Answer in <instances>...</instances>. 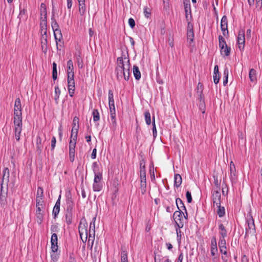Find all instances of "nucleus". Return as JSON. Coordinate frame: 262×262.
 Returning <instances> with one entry per match:
<instances>
[{
    "label": "nucleus",
    "instance_id": "2eb2a0df",
    "mask_svg": "<svg viewBox=\"0 0 262 262\" xmlns=\"http://www.w3.org/2000/svg\"><path fill=\"white\" fill-rule=\"evenodd\" d=\"M212 197L213 203V207L215 208V205L219 206V204H221L220 188L213 190L212 191Z\"/></svg>",
    "mask_w": 262,
    "mask_h": 262
},
{
    "label": "nucleus",
    "instance_id": "f704fd0d",
    "mask_svg": "<svg viewBox=\"0 0 262 262\" xmlns=\"http://www.w3.org/2000/svg\"><path fill=\"white\" fill-rule=\"evenodd\" d=\"M217 209V213L219 215V217L223 216L225 214V209L224 207H221V204H219V206L215 205V208Z\"/></svg>",
    "mask_w": 262,
    "mask_h": 262
},
{
    "label": "nucleus",
    "instance_id": "603ef678",
    "mask_svg": "<svg viewBox=\"0 0 262 262\" xmlns=\"http://www.w3.org/2000/svg\"><path fill=\"white\" fill-rule=\"evenodd\" d=\"M36 209H43V208H44L43 200H36Z\"/></svg>",
    "mask_w": 262,
    "mask_h": 262
},
{
    "label": "nucleus",
    "instance_id": "f8f14e48",
    "mask_svg": "<svg viewBox=\"0 0 262 262\" xmlns=\"http://www.w3.org/2000/svg\"><path fill=\"white\" fill-rule=\"evenodd\" d=\"M76 140L75 139H71L69 143V159L72 162L74 161Z\"/></svg>",
    "mask_w": 262,
    "mask_h": 262
},
{
    "label": "nucleus",
    "instance_id": "dca6fc26",
    "mask_svg": "<svg viewBox=\"0 0 262 262\" xmlns=\"http://www.w3.org/2000/svg\"><path fill=\"white\" fill-rule=\"evenodd\" d=\"M221 28L224 36H226L228 35V20L226 15L223 16L221 19Z\"/></svg>",
    "mask_w": 262,
    "mask_h": 262
},
{
    "label": "nucleus",
    "instance_id": "5701e85b",
    "mask_svg": "<svg viewBox=\"0 0 262 262\" xmlns=\"http://www.w3.org/2000/svg\"><path fill=\"white\" fill-rule=\"evenodd\" d=\"M220 237L225 238L227 236V232L225 226L221 224L219 226Z\"/></svg>",
    "mask_w": 262,
    "mask_h": 262
},
{
    "label": "nucleus",
    "instance_id": "7ed1b4c3",
    "mask_svg": "<svg viewBox=\"0 0 262 262\" xmlns=\"http://www.w3.org/2000/svg\"><path fill=\"white\" fill-rule=\"evenodd\" d=\"M13 121H22V107L19 98L16 99L14 102Z\"/></svg>",
    "mask_w": 262,
    "mask_h": 262
},
{
    "label": "nucleus",
    "instance_id": "09e8293b",
    "mask_svg": "<svg viewBox=\"0 0 262 262\" xmlns=\"http://www.w3.org/2000/svg\"><path fill=\"white\" fill-rule=\"evenodd\" d=\"M121 262H128L127 253L125 250L122 251L121 252Z\"/></svg>",
    "mask_w": 262,
    "mask_h": 262
},
{
    "label": "nucleus",
    "instance_id": "393cba45",
    "mask_svg": "<svg viewBox=\"0 0 262 262\" xmlns=\"http://www.w3.org/2000/svg\"><path fill=\"white\" fill-rule=\"evenodd\" d=\"M199 87H201V94L200 95V98H199L200 99V101L201 102L202 101V100L203 101V102L201 103V104H200V106L201 107V109L202 110V113H205V106H204V99H203V96H202V93H203L202 84L201 83H198V89H199Z\"/></svg>",
    "mask_w": 262,
    "mask_h": 262
},
{
    "label": "nucleus",
    "instance_id": "f03ea898",
    "mask_svg": "<svg viewBox=\"0 0 262 262\" xmlns=\"http://www.w3.org/2000/svg\"><path fill=\"white\" fill-rule=\"evenodd\" d=\"M247 226L246 227L245 238L249 236H254L255 235V227L254 220L251 215H249L247 219Z\"/></svg>",
    "mask_w": 262,
    "mask_h": 262
},
{
    "label": "nucleus",
    "instance_id": "e2e57ef3",
    "mask_svg": "<svg viewBox=\"0 0 262 262\" xmlns=\"http://www.w3.org/2000/svg\"><path fill=\"white\" fill-rule=\"evenodd\" d=\"M213 81H214V83L215 84L218 83L219 82V80H220L219 74H213Z\"/></svg>",
    "mask_w": 262,
    "mask_h": 262
},
{
    "label": "nucleus",
    "instance_id": "6e6552de",
    "mask_svg": "<svg viewBox=\"0 0 262 262\" xmlns=\"http://www.w3.org/2000/svg\"><path fill=\"white\" fill-rule=\"evenodd\" d=\"M14 138L17 141L20 140V134L22 131L23 123L22 121H13Z\"/></svg>",
    "mask_w": 262,
    "mask_h": 262
},
{
    "label": "nucleus",
    "instance_id": "4d7b16f0",
    "mask_svg": "<svg viewBox=\"0 0 262 262\" xmlns=\"http://www.w3.org/2000/svg\"><path fill=\"white\" fill-rule=\"evenodd\" d=\"M152 133H153V136L154 137H156L157 134V132L156 127V124H155V116L152 117Z\"/></svg>",
    "mask_w": 262,
    "mask_h": 262
},
{
    "label": "nucleus",
    "instance_id": "5fc2aeb1",
    "mask_svg": "<svg viewBox=\"0 0 262 262\" xmlns=\"http://www.w3.org/2000/svg\"><path fill=\"white\" fill-rule=\"evenodd\" d=\"M53 253L51 254V259L54 261L56 262L57 261L58 258V255L59 254V253H58V251L57 252H52Z\"/></svg>",
    "mask_w": 262,
    "mask_h": 262
},
{
    "label": "nucleus",
    "instance_id": "69168bd1",
    "mask_svg": "<svg viewBox=\"0 0 262 262\" xmlns=\"http://www.w3.org/2000/svg\"><path fill=\"white\" fill-rule=\"evenodd\" d=\"M144 14L145 17H146L147 18L149 17V16L150 15V11L149 9L148 8H144Z\"/></svg>",
    "mask_w": 262,
    "mask_h": 262
},
{
    "label": "nucleus",
    "instance_id": "aec40b11",
    "mask_svg": "<svg viewBox=\"0 0 262 262\" xmlns=\"http://www.w3.org/2000/svg\"><path fill=\"white\" fill-rule=\"evenodd\" d=\"M36 217L37 223L39 224H41L43 220V209H36Z\"/></svg>",
    "mask_w": 262,
    "mask_h": 262
},
{
    "label": "nucleus",
    "instance_id": "6ab92c4d",
    "mask_svg": "<svg viewBox=\"0 0 262 262\" xmlns=\"http://www.w3.org/2000/svg\"><path fill=\"white\" fill-rule=\"evenodd\" d=\"M230 180L232 182L236 180V171L235 164L233 161L230 162Z\"/></svg>",
    "mask_w": 262,
    "mask_h": 262
},
{
    "label": "nucleus",
    "instance_id": "9b49d317",
    "mask_svg": "<svg viewBox=\"0 0 262 262\" xmlns=\"http://www.w3.org/2000/svg\"><path fill=\"white\" fill-rule=\"evenodd\" d=\"M245 43V31L244 30L239 31L237 36V44L238 47L241 51L244 50Z\"/></svg>",
    "mask_w": 262,
    "mask_h": 262
},
{
    "label": "nucleus",
    "instance_id": "ea45409f",
    "mask_svg": "<svg viewBox=\"0 0 262 262\" xmlns=\"http://www.w3.org/2000/svg\"><path fill=\"white\" fill-rule=\"evenodd\" d=\"M110 118L113 127L115 128V127L116 126V113H110Z\"/></svg>",
    "mask_w": 262,
    "mask_h": 262
},
{
    "label": "nucleus",
    "instance_id": "cd10ccee",
    "mask_svg": "<svg viewBox=\"0 0 262 262\" xmlns=\"http://www.w3.org/2000/svg\"><path fill=\"white\" fill-rule=\"evenodd\" d=\"M231 51L230 47H228L227 45L224 47L223 49H220V52L222 55L224 56H228L230 55Z\"/></svg>",
    "mask_w": 262,
    "mask_h": 262
},
{
    "label": "nucleus",
    "instance_id": "4468645a",
    "mask_svg": "<svg viewBox=\"0 0 262 262\" xmlns=\"http://www.w3.org/2000/svg\"><path fill=\"white\" fill-rule=\"evenodd\" d=\"M47 10L45 4L42 3L40 5V27L46 26Z\"/></svg>",
    "mask_w": 262,
    "mask_h": 262
},
{
    "label": "nucleus",
    "instance_id": "c9c22d12",
    "mask_svg": "<svg viewBox=\"0 0 262 262\" xmlns=\"http://www.w3.org/2000/svg\"><path fill=\"white\" fill-rule=\"evenodd\" d=\"M61 94V91L58 86H56L55 87V96H54V100L55 101L56 103H58L59 97Z\"/></svg>",
    "mask_w": 262,
    "mask_h": 262
},
{
    "label": "nucleus",
    "instance_id": "f257e3e1",
    "mask_svg": "<svg viewBox=\"0 0 262 262\" xmlns=\"http://www.w3.org/2000/svg\"><path fill=\"white\" fill-rule=\"evenodd\" d=\"M130 64L128 58L119 57L117 60L116 74L118 80L124 77L125 80H128L130 76Z\"/></svg>",
    "mask_w": 262,
    "mask_h": 262
},
{
    "label": "nucleus",
    "instance_id": "39448f33",
    "mask_svg": "<svg viewBox=\"0 0 262 262\" xmlns=\"http://www.w3.org/2000/svg\"><path fill=\"white\" fill-rule=\"evenodd\" d=\"M10 171L8 168L6 167L3 171L2 179L1 182V187L2 191L6 187V190L8 189V183L9 182Z\"/></svg>",
    "mask_w": 262,
    "mask_h": 262
},
{
    "label": "nucleus",
    "instance_id": "338daca9",
    "mask_svg": "<svg viewBox=\"0 0 262 262\" xmlns=\"http://www.w3.org/2000/svg\"><path fill=\"white\" fill-rule=\"evenodd\" d=\"M128 24L132 28H133L135 26V21L132 18H130L128 19Z\"/></svg>",
    "mask_w": 262,
    "mask_h": 262
},
{
    "label": "nucleus",
    "instance_id": "423d86ee",
    "mask_svg": "<svg viewBox=\"0 0 262 262\" xmlns=\"http://www.w3.org/2000/svg\"><path fill=\"white\" fill-rule=\"evenodd\" d=\"M211 254L213 262H218L219 256H218V250L217 248L216 240L215 237L212 238L211 241Z\"/></svg>",
    "mask_w": 262,
    "mask_h": 262
},
{
    "label": "nucleus",
    "instance_id": "c85d7f7f",
    "mask_svg": "<svg viewBox=\"0 0 262 262\" xmlns=\"http://www.w3.org/2000/svg\"><path fill=\"white\" fill-rule=\"evenodd\" d=\"M60 210V200L59 199L56 202L53 210V214L54 215V217H56L57 214L59 213Z\"/></svg>",
    "mask_w": 262,
    "mask_h": 262
},
{
    "label": "nucleus",
    "instance_id": "4c0bfd02",
    "mask_svg": "<svg viewBox=\"0 0 262 262\" xmlns=\"http://www.w3.org/2000/svg\"><path fill=\"white\" fill-rule=\"evenodd\" d=\"M66 221L69 225L72 222V213L71 211H68L66 214Z\"/></svg>",
    "mask_w": 262,
    "mask_h": 262
},
{
    "label": "nucleus",
    "instance_id": "a18cd8bd",
    "mask_svg": "<svg viewBox=\"0 0 262 262\" xmlns=\"http://www.w3.org/2000/svg\"><path fill=\"white\" fill-rule=\"evenodd\" d=\"M79 11L81 15H84L85 12V3H79Z\"/></svg>",
    "mask_w": 262,
    "mask_h": 262
},
{
    "label": "nucleus",
    "instance_id": "6e6d98bb",
    "mask_svg": "<svg viewBox=\"0 0 262 262\" xmlns=\"http://www.w3.org/2000/svg\"><path fill=\"white\" fill-rule=\"evenodd\" d=\"M59 229L57 224H54L51 226V231L52 234L53 233L56 234V233H57L59 231Z\"/></svg>",
    "mask_w": 262,
    "mask_h": 262
},
{
    "label": "nucleus",
    "instance_id": "72a5a7b5",
    "mask_svg": "<svg viewBox=\"0 0 262 262\" xmlns=\"http://www.w3.org/2000/svg\"><path fill=\"white\" fill-rule=\"evenodd\" d=\"M43 189L41 187L37 188L36 200H43Z\"/></svg>",
    "mask_w": 262,
    "mask_h": 262
},
{
    "label": "nucleus",
    "instance_id": "774afa93",
    "mask_svg": "<svg viewBox=\"0 0 262 262\" xmlns=\"http://www.w3.org/2000/svg\"><path fill=\"white\" fill-rule=\"evenodd\" d=\"M187 42H188L189 45L191 46V43L193 41L194 36H190H190H187Z\"/></svg>",
    "mask_w": 262,
    "mask_h": 262
},
{
    "label": "nucleus",
    "instance_id": "052dcab7",
    "mask_svg": "<svg viewBox=\"0 0 262 262\" xmlns=\"http://www.w3.org/2000/svg\"><path fill=\"white\" fill-rule=\"evenodd\" d=\"M224 74L225 77V79L223 81V84L225 85L228 82V70L227 69H225L224 70Z\"/></svg>",
    "mask_w": 262,
    "mask_h": 262
},
{
    "label": "nucleus",
    "instance_id": "1a4fd4ad",
    "mask_svg": "<svg viewBox=\"0 0 262 262\" xmlns=\"http://www.w3.org/2000/svg\"><path fill=\"white\" fill-rule=\"evenodd\" d=\"M95 222H91L90 225V229L88 233V245L91 246V248L93 247L95 241Z\"/></svg>",
    "mask_w": 262,
    "mask_h": 262
},
{
    "label": "nucleus",
    "instance_id": "ddd939ff",
    "mask_svg": "<svg viewBox=\"0 0 262 262\" xmlns=\"http://www.w3.org/2000/svg\"><path fill=\"white\" fill-rule=\"evenodd\" d=\"M74 77V76H68L67 78L68 91L69 95L71 97L73 96L75 89Z\"/></svg>",
    "mask_w": 262,
    "mask_h": 262
},
{
    "label": "nucleus",
    "instance_id": "37998d69",
    "mask_svg": "<svg viewBox=\"0 0 262 262\" xmlns=\"http://www.w3.org/2000/svg\"><path fill=\"white\" fill-rule=\"evenodd\" d=\"M194 36L192 25L190 23H188L187 25V36Z\"/></svg>",
    "mask_w": 262,
    "mask_h": 262
},
{
    "label": "nucleus",
    "instance_id": "c03bdc74",
    "mask_svg": "<svg viewBox=\"0 0 262 262\" xmlns=\"http://www.w3.org/2000/svg\"><path fill=\"white\" fill-rule=\"evenodd\" d=\"M76 60L77 63V67L79 69H82L83 68V60L80 54L76 56Z\"/></svg>",
    "mask_w": 262,
    "mask_h": 262
},
{
    "label": "nucleus",
    "instance_id": "e433bc0d",
    "mask_svg": "<svg viewBox=\"0 0 262 262\" xmlns=\"http://www.w3.org/2000/svg\"><path fill=\"white\" fill-rule=\"evenodd\" d=\"M92 114L94 122L98 121L100 120V115L98 110L94 109Z\"/></svg>",
    "mask_w": 262,
    "mask_h": 262
},
{
    "label": "nucleus",
    "instance_id": "20e7f679",
    "mask_svg": "<svg viewBox=\"0 0 262 262\" xmlns=\"http://www.w3.org/2000/svg\"><path fill=\"white\" fill-rule=\"evenodd\" d=\"M79 233L83 242H86L88 239V224L85 220H81L78 226Z\"/></svg>",
    "mask_w": 262,
    "mask_h": 262
},
{
    "label": "nucleus",
    "instance_id": "f3484780",
    "mask_svg": "<svg viewBox=\"0 0 262 262\" xmlns=\"http://www.w3.org/2000/svg\"><path fill=\"white\" fill-rule=\"evenodd\" d=\"M51 249L52 252L58 251V237L56 233H53L51 238Z\"/></svg>",
    "mask_w": 262,
    "mask_h": 262
},
{
    "label": "nucleus",
    "instance_id": "13d9d810",
    "mask_svg": "<svg viewBox=\"0 0 262 262\" xmlns=\"http://www.w3.org/2000/svg\"><path fill=\"white\" fill-rule=\"evenodd\" d=\"M184 8H185V11L186 13L187 14L188 10H190V5L189 1H184Z\"/></svg>",
    "mask_w": 262,
    "mask_h": 262
},
{
    "label": "nucleus",
    "instance_id": "3c124183",
    "mask_svg": "<svg viewBox=\"0 0 262 262\" xmlns=\"http://www.w3.org/2000/svg\"><path fill=\"white\" fill-rule=\"evenodd\" d=\"M179 229H176L177 241L179 245L181 244L182 232Z\"/></svg>",
    "mask_w": 262,
    "mask_h": 262
},
{
    "label": "nucleus",
    "instance_id": "7c9ffc66",
    "mask_svg": "<svg viewBox=\"0 0 262 262\" xmlns=\"http://www.w3.org/2000/svg\"><path fill=\"white\" fill-rule=\"evenodd\" d=\"M174 186L178 188L182 184V177L179 174L174 175Z\"/></svg>",
    "mask_w": 262,
    "mask_h": 262
},
{
    "label": "nucleus",
    "instance_id": "0eeeda50",
    "mask_svg": "<svg viewBox=\"0 0 262 262\" xmlns=\"http://www.w3.org/2000/svg\"><path fill=\"white\" fill-rule=\"evenodd\" d=\"M182 213V210H178L176 211L173 214V220L179 228H183L184 224Z\"/></svg>",
    "mask_w": 262,
    "mask_h": 262
},
{
    "label": "nucleus",
    "instance_id": "473e14b6",
    "mask_svg": "<svg viewBox=\"0 0 262 262\" xmlns=\"http://www.w3.org/2000/svg\"><path fill=\"white\" fill-rule=\"evenodd\" d=\"M133 74L136 79L139 80L141 78V73L137 66H134L133 68Z\"/></svg>",
    "mask_w": 262,
    "mask_h": 262
},
{
    "label": "nucleus",
    "instance_id": "2f4dec72",
    "mask_svg": "<svg viewBox=\"0 0 262 262\" xmlns=\"http://www.w3.org/2000/svg\"><path fill=\"white\" fill-rule=\"evenodd\" d=\"M140 190L142 195L146 192V180H140Z\"/></svg>",
    "mask_w": 262,
    "mask_h": 262
},
{
    "label": "nucleus",
    "instance_id": "de8ad7c7",
    "mask_svg": "<svg viewBox=\"0 0 262 262\" xmlns=\"http://www.w3.org/2000/svg\"><path fill=\"white\" fill-rule=\"evenodd\" d=\"M102 179V176L100 173H97L95 174L94 183H101V181Z\"/></svg>",
    "mask_w": 262,
    "mask_h": 262
},
{
    "label": "nucleus",
    "instance_id": "a211bd4d",
    "mask_svg": "<svg viewBox=\"0 0 262 262\" xmlns=\"http://www.w3.org/2000/svg\"><path fill=\"white\" fill-rule=\"evenodd\" d=\"M54 33V37L56 42L57 49H58V46L62 47L63 45L62 36L61 31L58 30Z\"/></svg>",
    "mask_w": 262,
    "mask_h": 262
},
{
    "label": "nucleus",
    "instance_id": "4be33fe9",
    "mask_svg": "<svg viewBox=\"0 0 262 262\" xmlns=\"http://www.w3.org/2000/svg\"><path fill=\"white\" fill-rule=\"evenodd\" d=\"M41 49L42 51L46 54L48 51V40L47 36L41 37Z\"/></svg>",
    "mask_w": 262,
    "mask_h": 262
},
{
    "label": "nucleus",
    "instance_id": "bf43d9fd",
    "mask_svg": "<svg viewBox=\"0 0 262 262\" xmlns=\"http://www.w3.org/2000/svg\"><path fill=\"white\" fill-rule=\"evenodd\" d=\"M219 247L226 246V241L225 238L220 237V240L219 242Z\"/></svg>",
    "mask_w": 262,
    "mask_h": 262
},
{
    "label": "nucleus",
    "instance_id": "9d476101",
    "mask_svg": "<svg viewBox=\"0 0 262 262\" xmlns=\"http://www.w3.org/2000/svg\"><path fill=\"white\" fill-rule=\"evenodd\" d=\"M79 127V118L76 116L74 117L73 120L72 129L71 130V135L70 137L71 139H77Z\"/></svg>",
    "mask_w": 262,
    "mask_h": 262
},
{
    "label": "nucleus",
    "instance_id": "49530a36",
    "mask_svg": "<svg viewBox=\"0 0 262 262\" xmlns=\"http://www.w3.org/2000/svg\"><path fill=\"white\" fill-rule=\"evenodd\" d=\"M144 117L146 124L147 125H150L151 123V116L150 113L148 111H146L144 113Z\"/></svg>",
    "mask_w": 262,
    "mask_h": 262
},
{
    "label": "nucleus",
    "instance_id": "bb28decb",
    "mask_svg": "<svg viewBox=\"0 0 262 262\" xmlns=\"http://www.w3.org/2000/svg\"><path fill=\"white\" fill-rule=\"evenodd\" d=\"M249 77L250 81L252 82H255L257 81L256 71L251 69L249 73Z\"/></svg>",
    "mask_w": 262,
    "mask_h": 262
},
{
    "label": "nucleus",
    "instance_id": "8fccbe9b",
    "mask_svg": "<svg viewBox=\"0 0 262 262\" xmlns=\"http://www.w3.org/2000/svg\"><path fill=\"white\" fill-rule=\"evenodd\" d=\"M6 192L3 190L2 191L1 190V194H0V201L2 204H5L6 199Z\"/></svg>",
    "mask_w": 262,
    "mask_h": 262
},
{
    "label": "nucleus",
    "instance_id": "a19ab883",
    "mask_svg": "<svg viewBox=\"0 0 262 262\" xmlns=\"http://www.w3.org/2000/svg\"><path fill=\"white\" fill-rule=\"evenodd\" d=\"M219 45L220 49H221V48L223 49L224 47L227 46L225 39L222 36L220 35L219 36Z\"/></svg>",
    "mask_w": 262,
    "mask_h": 262
},
{
    "label": "nucleus",
    "instance_id": "79ce46f5",
    "mask_svg": "<svg viewBox=\"0 0 262 262\" xmlns=\"http://www.w3.org/2000/svg\"><path fill=\"white\" fill-rule=\"evenodd\" d=\"M103 185L102 183H93V189L94 191L99 192L102 189Z\"/></svg>",
    "mask_w": 262,
    "mask_h": 262
},
{
    "label": "nucleus",
    "instance_id": "680f3d73",
    "mask_svg": "<svg viewBox=\"0 0 262 262\" xmlns=\"http://www.w3.org/2000/svg\"><path fill=\"white\" fill-rule=\"evenodd\" d=\"M56 139L55 137H53L51 140V150H54L56 146Z\"/></svg>",
    "mask_w": 262,
    "mask_h": 262
},
{
    "label": "nucleus",
    "instance_id": "0e129e2a",
    "mask_svg": "<svg viewBox=\"0 0 262 262\" xmlns=\"http://www.w3.org/2000/svg\"><path fill=\"white\" fill-rule=\"evenodd\" d=\"M186 198H187L188 203H191L192 202V199L191 193L189 191H187L186 192Z\"/></svg>",
    "mask_w": 262,
    "mask_h": 262
},
{
    "label": "nucleus",
    "instance_id": "b1692460",
    "mask_svg": "<svg viewBox=\"0 0 262 262\" xmlns=\"http://www.w3.org/2000/svg\"><path fill=\"white\" fill-rule=\"evenodd\" d=\"M140 180H146L145 166L142 165V163H140Z\"/></svg>",
    "mask_w": 262,
    "mask_h": 262
},
{
    "label": "nucleus",
    "instance_id": "58836bf2",
    "mask_svg": "<svg viewBox=\"0 0 262 262\" xmlns=\"http://www.w3.org/2000/svg\"><path fill=\"white\" fill-rule=\"evenodd\" d=\"M108 105H115L114 95L113 92L111 90H109L108 91Z\"/></svg>",
    "mask_w": 262,
    "mask_h": 262
},
{
    "label": "nucleus",
    "instance_id": "c756f323",
    "mask_svg": "<svg viewBox=\"0 0 262 262\" xmlns=\"http://www.w3.org/2000/svg\"><path fill=\"white\" fill-rule=\"evenodd\" d=\"M41 139L39 136L36 137V149L38 152L40 153L43 148V145L41 143Z\"/></svg>",
    "mask_w": 262,
    "mask_h": 262
},
{
    "label": "nucleus",
    "instance_id": "a878e982",
    "mask_svg": "<svg viewBox=\"0 0 262 262\" xmlns=\"http://www.w3.org/2000/svg\"><path fill=\"white\" fill-rule=\"evenodd\" d=\"M176 205L179 210L186 211V207L182 200L180 198H177L176 200Z\"/></svg>",
    "mask_w": 262,
    "mask_h": 262
},
{
    "label": "nucleus",
    "instance_id": "412c9836",
    "mask_svg": "<svg viewBox=\"0 0 262 262\" xmlns=\"http://www.w3.org/2000/svg\"><path fill=\"white\" fill-rule=\"evenodd\" d=\"M67 72L68 76H74L73 63L72 60L67 62Z\"/></svg>",
    "mask_w": 262,
    "mask_h": 262
},
{
    "label": "nucleus",
    "instance_id": "864d4df0",
    "mask_svg": "<svg viewBox=\"0 0 262 262\" xmlns=\"http://www.w3.org/2000/svg\"><path fill=\"white\" fill-rule=\"evenodd\" d=\"M51 26L54 31V32H55L56 31H58L59 30L58 25L55 19H52Z\"/></svg>",
    "mask_w": 262,
    "mask_h": 262
}]
</instances>
